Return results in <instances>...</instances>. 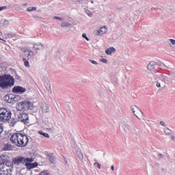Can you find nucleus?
Listing matches in <instances>:
<instances>
[{"label":"nucleus","instance_id":"5","mask_svg":"<svg viewBox=\"0 0 175 175\" xmlns=\"http://www.w3.org/2000/svg\"><path fill=\"white\" fill-rule=\"evenodd\" d=\"M18 121L25 125L29 124V116L26 113H22L18 116Z\"/></svg>","mask_w":175,"mask_h":175},{"label":"nucleus","instance_id":"17","mask_svg":"<svg viewBox=\"0 0 175 175\" xmlns=\"http://www.w3.org/2000/svg\"><path fill=\"white\" fill-rule=\"evenodd\" d=\"M105 53L106 54H107V55H111L113 53H116V48H114L113 46H111L106 49Z\"/></svg>","mask_w":175,"mask_h":175},{"label":"nucleus","instance_id":"18","mask_svg":"<svg viewBox=\"0 0 175 175\" xmlns=\"http://www.w3.org/2000/svg\"><path fill=\"white\" fill-rule=\"evenodd\" d=\"M155 65H157L155 62H150L148 65V69L149 70H154V69H155Z\"/></svg>","mask_w":175,"mask_h":175},{"label":"nucleus","instance_id":"22","mask_svg":"<svg viewBox=\"0 0 175 175\" xmlns=\"http://www.w3.org/2000/svg\"><path fill=\"white\" fill-rule=\"evenodd\" d=\"M5 39H12V38H14L16 36L15 33H8L5 34Z\"/></svg>","mask_w":175,"mask_h":175},{"label":"nucleus","instance_id":"57","mask_svg":"<svg viewBox=\"0 0 175 175\" xmlns=\"http://www.w3.org/2000/svg\"><path fill=\"white\" fill-rule=\"evenodd\" d=\"M139 118V120H140V118H139V116H138V118Z\"/></svg>","mask_w":175,"mask_h":175},{"label":"nucleus","instance_id":"13","mask_svg":"<svg viewBox=\"0 0 175 175\" xmlns=\"http://www.w3.org/2000/svg\"><path fill=\"white\" fill-rule=\"evenodd\" d=\"M25 166L27 170H31V169H35V167H38V163H26Z\"/></svg>","mask_w":175,"mask_h":175},{"label":"nucleus","instance_id":"8","mask_svg":"<svg viewBox=\"0 0 175 175\" xmlns=\"http://www.w3.org/2000/svg\"><path fill=\"white\" fill-rule=\"evenodd\" d=\"M12 163L14 165H17V166H18L19 165H25V157H15L13 160H12Z\"/></svg>","mask_w":175,"mask_h":175},{"label":"nucleus","instance_id":"45","mask_svg":"<svg viewBox=\"0 0 175 175\" xmlns=\"http://www.w3.org/2000/svg\"><path fill=\"white\" fill-rule=\"evenodd\" d=\"M160 124L163 126H166V123H165V122L163 121H161Z\"/></svg>","mask_w":175,"mask_h":175},{"label":"nucleus","instance_id":"10","mask_svg":"<svg viewBox=\"0 0 175 175\" xmlns=\"http://www.w3.org/2000/svg\"><path fill=\"white\" fill-rule=\"evenodd\" d=\"M27 91L25 88H23L21 86H14L12 88V93L13 94H24Z\"/></svg>","mask_w":175,"mask_h":175},{"label":"nucleus","instance_id":"28","mask_svg":"<svg viewBox=\"0 0 175 175\" xmlns=\"http://www.w3.org/2000/svg\"><path fill=\"white\" fill-rule=\"evenodd\" d=\"M33 161H34L33 158H25V165H27V163H31V162H33Z\"/></svg>","mask_w":175,"mask_h":175},{"label":"nucleus","instance_id":"16","mask_svg":"<svg viewBox=\"0 0 175 175\" xmlns=\"http://www.w3.org/2000/svg\"><path fill=\"white\" fill-rule=\"evenodd\" d=\"M33 49L36 50H43L44 49V45L40 42L33 44Z\"/></svg>","mask_w":175,"mask_h":175},{"label":"nucleus","instance_id":"29","mask_svg":"<svg viewBox=\"0 0 175 175\" xmlns=\"http://www.w3.org/2000/svg\"><path fill=\"white\" fill-rule=\"evenodd\" d=\"M39 135H42V136H44V137H47L48 139L50 138V135L47 133H43L42 131H38Z\"/></svg>","mask_w":175,"mask_h":175},{"label":"nucleus","instance_id":"43","mask_svg":"<svg viewBox=\"0 0 175 175\" xmlns=\"http://www.w3.org/2000/svg\"><path fill=\"white\" fill-rule=\"evenodd\" d=\"M46 85H47V87H46V90L48 91H50V90H51V88L50 87V83H47Z\"/></svg>","mask_w":175,"mask_h":175},{"label":"nucleus","instance_id":"7","mask_svg":"<svg viewBox=\"0 0 175 175\" xmlns=\"http://www.w3.org/2000/svg\"><path fill=\"white\" fill-rule=\"evenodd\" d=\"M131 111L137 118H139V116H142V117H143V111H142V109H140L139 107L136 105L131 106Z\"/></svg>","mask_w":175,"mask_h":175},{"label":"nucleus","instance_id":"3","mask_svg":"<svg viewBox=\"0 0 175 175\" xmlns=\"http://www.w3.org/2000/svg\"><path fill=\"white\" fill-rule=\"evenodd\" d=\"M12 118V111L6 108H0V121H9Z\"/></svg>","mask_w":175,"mask_h":175},{"label":"nucleus","instance_id":"50","mask_svg":"<svg viewBox=\"0 0 175 175\" xmlns=\"http://www.w3.org/2000/svg\"><path fill=\"white\" fill-rule=\"evenodd\" d=\"M98 164H99V163H98V161H96V162L94 163V166H95L96 165H98Z\"/></svg>","mask_w":175,"mask_h":175},{"label":"nucleus","instance_id":"1","mask_svg":"<svg viewBox=\"0 0 175 175\" xmlns=\"http://www.w3.org/2000/svg\"><path fill=\"white\" fill-rule=\"evenodd\" d=\"M10 140L14 146L21 148L27 147L28 146V143H29L28 136L20 132L12 134L10 138Z\"/></svg>","mask_w":175,"mask_h":175},{"label":"nucleus","instance_id":"41","mask_svg":"<svg viewBox=\"0 0 175 175\" xmlns=\"http://www.w3.org/2000/svg\"><path fill=\"white\" fill-rule=\"evenodd\" d=\"M100 62H103V64H107V59L103 58L100 59Z\"/></svg>","mask_w":175,"mask_h":175},{"label":"nucleus","instance_id":"53","mask_svg":"<svg viewBox=\"0 0 175 175\" xmlns=\"http://www.w3.org/2000/svg\"><path fill=\"white\" fill-rule=\"evenodd\" d=\"M174 138H175L174 136H172V140H174Z\"/></svg>","mask_w":175,"mask_h":175},{"label":"nucleus","instance_id":"40","mask_svg":"<svg viewBox=\"0 0 175 175\" xmlns=\"http://www.w3.org/2000/svg\"><path fill=\"white\" fill-rule=\"evenodd\" d=\"M90 62H91V64H92L93 65H98V63L96 62V61L95 60H92V59H90L89 60Z\"/></svg>","mask_w":175,"mask_h":175},{"label":"nucleus","instance_id":"19","mask_svg":"<svg viewBox=\"0 0 175 175\" xmlns=\"http://www.w3.org/2000/svg\"><path fill=\"white\" fill-rule=\"evenodd\" d=\"M47 157L49 159V161L51 163H55V157H54V155H53V154H48Z\"/></svg>","mask_w":175,"mask_h":175},{"label":"nucleus","instance_id":"39","mask_svg":"<svg viewBox=\"0 0 175 175\" xmlns=\"http://www.w3.org/2000/svg\"><path fill=\"white\" fill-rule=\"evenodd\" d=\"M2 132H3V125L2 123H0V135L2 133Z\"/></svg>","mask_w":175,"mask_h":175},{"label":"nucleus","instance_id":"55","mask_svg":"<svg viewBox=\"0 0 175 175\" xmlns=\"http://www.w3.org/2000/svg\"><path fill=\"white\" fill-rule=\"evenodd\" d=\"M161 170L163 172V170H165V169L163 168V169H161Z\"/></svg>","mask_w":175,"mask_h":175},{"label":"nucleus","instance_id":"31","mask_svg":"<svg viewBox=\"0 0 175 175\" xmlns=\"http://www.w3.org/2000/svg\"><path fill=\"white\" fill-rule=\"evenodd\" d=\"M85 13L89 16V17H92V12L91 11L87 10V8H84Z\"/></svg>","mask_w":175,"mask_h":175},{"label":"nucleus","instance_id":"52","mask_svg":"<svg viewBox=\"0 0 175 175\" xmlns=\"http://www.w3.org/2000/svg\"><path fill=\"white\" fill-rule=\"evenodd\" d=\"M16 79H20V77H18V76H16Z\"/></svg>","mask_w":175,"mask_h":175},{"label":"nucleus","instance_id":"15","mask_svg":"<svg viewBox=\"0 0 175 175\" xmlns=\"http://www.w3.org/2000/svg\"><path fill=\"white\" fill-rule=\"evenodd\" d=\"M14 149V146L10 144H5L3 148V151H12Z\"/></svg>","mask_w":175,"mask_h":175},{"label":"nucleus","instance_id":"47","mask_svg":"<svg viewBox=\"0 0 175 175\" xmlns=\"http://www.w3.org/2000/svg\"><path fill=\"white\" fill-rule=\"evenodd\" d=\"M111 170H112V172H114V165H111Z\"/></svg>","mask_w":175,"mask_h":175},{"label":"nucleus","instance_id":"9","mask_svg":"<svg viewBox=\"0 0 175 175\" xmlns=\"http://www.w3.org/2000/svg\"><path fill=\"white\" fill-rule=\"evenodd\" d=\"M22 51H23L24 55L25 57H26V58H27V59H31V58H33V57H35V53H33V51H32V50L22 49Z\"/></svg>","mask_w":175,"mask_h":175},{"label":"nucleus","instance_id":"21","mask_svg":"<svg viewBox=\"0 0 175 175\" xmlns=\"http://www.w3.org/2000/svg\"><path fill=\"white\" fill-rule=\"evenodd\" d=\"M8 169H5V167L0 168V174L1 175H8Z\"/></svg>","mask_w":175,"mask_h":175},{"label":"nucleus","instance_id":"36","mask_svg":"<svg viewBox=\"0 0 175 175\" xmlns=\"http://www.w3.org/2000/svg\"><path fill=\"white\" fill-rule=\"evenodd\" d=\"M157 155L159 159H163V158H165V155L162 154V153H158Z\"/></svg>","mask_w":175,"mask_h":175},{"label":"nucleus","instance_id":"32","mask_svg":"<svg viewBox=\"0 0 175 175\" xmlns=\"http://www.w3.org/2000/svg\"><path fill=\"white\" fill-rule=\"evenodd\" d=\"M164 133H165V135H172V130H170V129H166L164 131Z\"/></svg>","mask_w":175,"mask_h":175},{"label":"nucleus","instance_id":"30","mask_svg":"<svg viewBox=\"0 0 175 175\" xmlns=\"http://www.w3.org/2000/svg\"><path fill=\"white\" fill-rule=\"evenodd\" d=\"M16 124H17V119L12 118L10 120V125H11V126H14V125H16Z\"/></svg>","mask_w":175,"mask_h":175},{"label":"nucleus","instance_id":"24","mask_svg":"<svg viewBox=\"0 0 175 175\" xmlns=\"http://www.w3.org/2000/svg\"><path fill=\"white\" fill-rule=\"evenodd\" d=\"M23 61L25 66H26V68H29V62H28V59H27L25 57H23Z\"/></svg>","mask_w":175,"mask_h":175},{"label":"nucleus","instance_id":"2","mask_svg":"<svg viewBox=\"0 0 175 175\" xmlns=\"http://www.w3.org/2000/svg\"><path fill=\"white\" fill-rule=\"evenodd\" d=\"M14 85V78L10 75H3L0 76V88L8 90Z\"/></svg>","mask_w":175,"mask_h":175},{"label":"nucleus","instance_id":"51","mask_svg":"<svg viewBox=\"0 0 175 175\" xmlns=\"http://www.w3.org/2000/svg\"><path fill=\"white\" fill-rule=\"evenodd\" d=\"M23 6H28V3L23 4Z\"/></svg>","mask_w":175,"mask_h":175},{"label":"nucleus","instance_id":"11","mask_svg":"<svg viewBox=\"0 0 175 175\" xmlns=\"http://www.w3.org/2000/svg\"><path fill=\"white\" fill-rule=\"evenodd\" d=\"M40 109L43 114H46V113H50V107H49V104L46 103H41Z\"/></svg>","mask_w":175,"mask_h":175},{"label":"nucleus","instance_id":"33","mask_svg":"<svg viewBox=\"0 0 175 175\" xmlns=\"http://www.w3.org/2000/svg\"><path fill=\"white\" fill-rule=\"evenodd\" d=\"M27 10V12H35V10H36V8L29 7Z\"/></svg>","mask_w":175,"mask_h":175},{"label":"nucleus","instance_id":"42","mask_svg":"<svg viewBox=\"0 0 175 175\" xmlns=\"http://www.w3.org/2000/svg\"><path fill=\"white\" fill-rule=\"evenodd\" d=\"M6 9H8L7 6L0 7V12H2V10H6Z\"/></svg>","mask_w":175,"mask_h":175},{"label":"nucleus","instance_id":"12","mask_svg":"<svg viewBox=\"0 0 175 175\" xmlns=\"http://www.w3.org/2000/svg\"><path fill=\"white\" fill-rule=\"evenodd\" d=\"M107 33V28H106V26H104L103 27H100L98 31H96V35L97 36H99L100 35H103L104 33Z\"/></svg>","mask_w":175,"mask_h":175},{"label":"nucleus","instance_id":"26","mask_svg":"<svg viewBox=\"0 0 175 175\" xmlns=\"http://www.w3.org/2000/svg\"><path fill=\"white\" fill-rule=\"evenodd\" d=\"M156 64L158 66H160L161 68V69H165L166 68V65H165V64H163L161 62H159L156 63Z\"/></svg>","mask_w":175,"mask_h":175},{"label":"nucleus","instance_id":"46","mask_svg":"<svg viewBox=\"0 0 175 175\" xmlns=\"http://www.w3.org/2000/svg\"><path fill=\"white\" fill-rule=\"evenodd\" d=\"M2 36V32L0 31V36ZM0 40H3V42H6V40H3L1 38H0Z\"/></svg>","mask_w":175,"mask_h":175},{"label":"nucleus","instance_id":"38","mask_svg":"<svg viewBox=\"0 0 175 175\" xmlns=\"http://www.w3.org/2000/svg\"><path fill=\"white\" fill-rule=\"evenodd\" d=\"M55 20H59V21H64V18L59 16H54L53 18Z\"/></svg>","mask_w":175,"mask_h":175},{"label":"nucleus","instance_id":"56","mask_svg":"<svg viewBox=\"0 0 175 175\" xmlns=\"http://www.w3.org/2000/svg\"><path fill=\"white\" fill-rule=\"evenodd\" d=\"M45 81H49V79L45 80Z\"/></svg>","mask_w":175,"mask_h":175},{"label":"nucleus","instance_id":"14","mask_svg":"<svg viewBox=\"0 0 175 175\" xmlns=\"http://www.w3.org/2000/svg\"><path fill=\"white\" fill-rule=\"evenodd\" d=\"M4 100L8 103H13L14 102V98H13V95L7 94L4 96Z\"/></svg>","mask_w":175,"mask_h":175},{"label":"nucleus","instance_id":"49","mask_svg":"<svg viewBox=\"0 0 175 175\" xmlns=\"http://www.w3.org/2000/svg\"><path fill=\"white\" fill-rule=\"evenodd\" d=\"M97 167L98 169H100V165L99 163L97 165Z\"/></svg>","mask_w":175,"mask_h":175},{"label":"nucleus","instance_id":"25","mask_svg":"<svg viewBox=\"0 0 175 175\" xmlns=\"http://www.w3.org/2000/svg\"><path fill=\"white\" fill-rule=\"evenodd\" d=\"M77 155L79 158V159H81L82 161L83 159H84V155L83 154V152H81V151H77Z\"/></svg>","mask_w":175,"mask_h":175},{"label":"nucleus","instance_id":"54","mask_svg":"<svg viewBox=\"0 0 175 175\" xmlns=\"http://www.w3.org/2000/svg\"><path fill=\"white\" fill-rule=\"evenodd\" d=\"M94 162H98V160L96 159H95Z\"/></svg>","mask_w":175,"mask_h":175},{"label":"nucleus","instance_id":"48","mask_svg":"<svg viewBox=\"0 0 175 175\" xmlns=\"http://www.w3.org/2000/svg\"><path fill=\"white\" fill-rule=\"evenodd\" d=\"M156 85H157V87H158V88H159V87H161V83H157Z\"/></svg>","mask_w":175,"mask_h":175},{"label":"nucleus","instance_id":"37","mask_svg":"<svg viewBox=\"0 0 175 175\" xmlns=\"http://www.w3.org/2000/svg\"><path fill=\"white\" fill-rule=\"evenodd\" d=\"M82 37L85 39V40H87L88 42H90V38L88 37H87V35L85 33H83L82 34Z\"/></svg>","mask_w":175,"mask_h":175},{"label":"nucleus","instance_id":"6","mask_svg":"<svg viewBox=\"0 0 175 175\" xmlns=\"http://www.w3.org/2000/svg\"><path fill=\"white\" fill-rule=\"evenodd\" d=\"M9 165H10V161L8 159V157L5 155L0 156V169L3 167H8Z\"/></svg>","mask_w":175,"mask_h":175},{"label":"nucleus","instance_id":"20","mask_svg":"<svg viewBox=\"0 0 175 175\" xmlns=\"http://www.w3.org/2000/svg\"><path fill=\"white\" fill-rule=\"evenodd\" d=\"M161 81H169V78H167V76H166V74H162L160 77V79Z\"/></svg>","mask_w":175,"mask_h":175},{"label":"nucleus","instance_id":"27","mask_svg":"<svg viewBox=\"0 0 175 175\" xmlns=\"http://www.w3.org/2000/svg\"><path fill=\"white\" fill-rule=\"evenodd\" d=\"M61 27H72V24H70V23L68 22H63L61 24Z\"/></svg>","mask_w":175,"mask_h":175},{"label":"nucleus","instance_id":"44","mask_svg":"<svg viewBox=\"0 0 175 175\" xmlns=\"http://www.w3.org/2000/svg\"><path fill=\"white\" fill-rule=\"evenodd\" d=\"M169 40L172 43V46H174V44H175V40L170 39Z\"/></svg>","mask_w":175,"mask_h":175},{"label":"nucleus","instance_id":"4","mask_svg":"<svg viewBox=\"0 0 175 175\" xmlns=\"http://www.w3.org/2000/svg\"><path fill=\"white\" fill-rule=\"evenodd\" d=\"M33 104L29 100H25L18 103L17 109L19 111H25V110H31Z\"/></svg>","mask_w":175,"mask_h":175},{"label":"nucleus","instance_id":"23","mask_svg":"<svg viewBox=\"0 0 175 175\" xmlns=\"http://www.w3.org/2000/svg\"><path fill=\"white\" fill-rule=\"evenodd\" d=\"M162 75V72H156L153 75L154 80H158V79H161V76Z\"/></svg>","mask_w":175,"mask_h":175},{"label":"nucleus","instance_id":"34","mask_svg":"<svg viewBox=\"0 0 175 175\" xmlns=\"http://www.w3.org/2000/svg\"><path fill=\"white\" fill-rule=\"evenodd\" d=\"M50 174V173H49V171L47 170H44V171H42L39 175H49Z\"/></svg>","mask_w":175,"mask_h":175},{"label":"nucleus","instance_id":"35","mask_svg":"<svg viewBox=\"0 0 175 175\" xmlns=\"http://www.w3.org/2000/svg\"><path fill=\"white\" fill-rule=\"evenodd\" d=\"M131 129V126L128 124H124V131H129Z\"/></svg>","mask_w":175,"mask_h":175}]
</instances>
